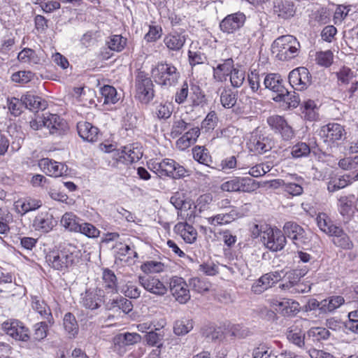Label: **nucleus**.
<instances>
[{
  "mask_svg": "<svg viewBox=\"0 0 358 358\" xmlns=\"http://www.w3.org/2000/svg\"><path fill=\"white\" fill-rule=\"evenodd\" d=\"M271 348L266 343L259 344L252 350L253 358H269L271 356L275 357L273 350H270Z\"/></svg>",
  "mask_w": 358,
  "mask_h": 358,
  "instance_id": "nucleus-55",
  "label": "nucleus"
},
{
  "mask_svg": "<svg viewBox=\"0 0 358 358\" xmlns=\"http://www.w3.org/2000/svg\"><path fill=\"white\" fill-rule=\"evenodd\" d=\"M274 144L272 135L257 128L250 133L247 147L250 152L255 155H262L270 151Z\"/></svg>",
  "mask_w": 358,
  "mask_h": 358,
  "instance_id": "nucleus-4",
  "label": "nucleus"
},
{
  "mask_svg": "<svg viewBox=\"0 0 358 358\" xmlns=\"http://www.w3.org/2000/svg\"><path fill=\"white\" fill-rule=\"evenodd\" d=\"M289 83L295 90H303L311 85L312 76L305 67L292 70L289 74Z\"/></svg>",
  "mask_w": 358,
  "mask_h": 358,
  "instance_id": "nucleus-12",
  "label": "nucleus"
},
{
  "mask_svg": "<svg viewBox=\"0 0 358 358\" xmlns=\"http://www.w3.org/2000/svg\"><path fill=\"white\" fill-rule=\"evenodd\" d=\"M306 273L307 271L303 269H294L287 272L279 287L288 293L292 294V289H294L297 282L301 280V278L303 277Z\"/></svg>",
  "mask_w": 358,
  "mask_h": 358,
  "instance_id": "nucleus-22",
  "label": "nucleus"
},
{
  "mask_svg": "<svg viewBox=\"0 0 358 358\" xmlns=\"http://www.w3.org/2000/svg\"><path fill=\"white\" fill-rule=\"evenodd\" d=\"M257 188V182L249 177H234L221 185V189L229 192H252Z\"/></svg>",
  "mask_w": 358,
  "mask_h": 358,
  "instance_id": "nucleus-8",
  "label": "nucleus"
},
{
  "mask_svg": "<svg viewBox=\"0 0 358 358\" xmlns=\"http://www.w3.org/2000/svg\"><path fill=\"white\" fill-rule=\"evenodd\" d=\"M301 45L292 35H284L277 38L272 44V52L276 53L280 60L287 61L297 57Z\"/></svg>",
  "mask_w": 358,
  "mask_h": 358,
  "instance_id": "nucleus-3",
  "label": "nucleus"
},
{
  "mask_svg": "<svg viewBox=\"0 0 358 358\" xmlns=\"http://www.w3.org/2000/svg\"><path fill=\"white\" fill-rule=\"evenodd\" d=\"M267 123L271 127V128L275 132L278 133V131L281 129V128L285 124L287 121L282 116L275 115L270 116L267 118Z\"/></svg>",
  "mask_w": 358,
  "mask_h": 358,
  "instance_id": "nucleus-64",
  "label": "nucleus"
},
{
  "mask_svg": "<svg viewBox=\"0 0 358 358\" xmlns=\"http://www.w3.org/2000/svg\"><path fill=\"white\" fill-rule=\"evenodd\" d=\"M107 44L110 50L121 52L127 44V38L122 37L121 35H113L107 42Z\"/></svg>",
  "mask_w": 358,
  "mask_h": 358,
  "instance_id": "nucleus-53",
  "label": "nucleus"
},
{
  "mask_svg": "<svg viewBox=\"0 0 358 358\" xmlns=\"http://www.w3.org/2000/svg\"><path fill=\"white\" fill-rule=\"evenodd\" d=\"M269 305L275 311L281 314L282 316H292L297 314L300 310L299 303L294 300L277 298L268 300Z\"/></svg>",
  "mask_w": 358,
  "mask_h": 358,
  "instance_id": "nucleus-13",
  "label": "nucleus"
},
{
  "mask_svg": "<svg viewBox=\"0 0 358 358\" xmlns=\"http://www.w3.org/2000/svg\"><path fill=\"white\" fill-rule=\"evenodd\" d=\"M273 99L275 101H283L287 104L288 108H296L300 102L299 96L294 92L292 94L287 89L286 92L277 95V96Z\"/></svg>",
  "mask_w": 358,
  "mask_h": 358,
  "instance_id": "nucleus-44",
  "label": "nucleus"
},
{
  "mask_svg": "<svg viewBox=\"0 0 358 358\" xmlns=\"http://www.w3.org/2000/svg\"><path fill=\"white\" fill-rule=\"evenodd\" d=\"M317 107L314 101L308 100L303 102L302 106V114L305 119L313 121L317 117Z\"/></svg>",
  "mask_w": 358,
  "mask_h": 358,
  "instance_id": "nucleus-52",
  "label": "nucleus"
},
{
  "mask_svg": "<svg viewBox=\"0 0 358 358\" xmlns=\"http://www.w3.org/2000/svg\"><path fill=\"white\" fill-rule=\"evenodd\" d=\"M141 269L146 273H160L164 269V264L160 262L148 261L141 266Z\"/></svg>",
  "mask_w": 358,
  "mask_h": 358,
  "instance_id": "nucleus-56",
  "label": "nucleus"
},
{
  "mask_svg": "<svg viewBox=\"0 0 358 358\" xmlns=\"http://www.w3.org/2000/svg\"><path fill=\"white\" fill-rule=\"evenodd\" d=\"M354 195L341 196L338 199V210L341 215L343 217L345 222L349 221L353 215L354 211L352 209V199Z\"/></svg>",
  "mask_w": 358,
  "mask_h": 358,
  "instance_id": "nucleus-32",
  "label": "nucleus"
},
{
  "mask_svg": "<svg viewBox=\"0 0 358 358\" xmlns=\"http://www.w3.org/2000/svg\"><path fill=\"white\" fill-rule=\"evenodd\" d=\"M331 236H333L332 241L336 246L344 250H350L352 248L353 243L352 241L341 228H339Z\"/></svg>",
  "mask_w": 358,
  "mask_h": 358,
  "instance_id": "nucleus-38",
  "label": "nucleus"
},
{
  "mask_svg": "<svg viewBox=\"0 0 358 358\" xmlns=\"http://www.w3.org/2000/svg\"><path fill=\"white\" fill-rule=\"evenodd\" d=\"M316 222L320 229L330 236L335 234L340 228L334 225L329 217L324 213L317 215Z\"/></svg>",
  "mask_w": 358,
  "mask_h": 358,
  "instance_id": "nucleus-35",
  "label": "nucleus"
},
{
  "mask_svg": "<svg viewBox=\"0 0 358 358\" xmlns=\"http://www.w3.org/2000/svg\"><path fill=\"white\" fill-rule=\"evenodd\" d=\"M136 98L142 103H149L155 96L154 85L148 75L142 71L135 78Z\"/></svg>",
  "mask_w": 358,
  "mask_h": 358,
  "instance_id": "nucleus-7",
  "label": "nucleus"
},
{
  "mask_svg": "<svg viewBox=\"0 0 358 358\" xmlns=\"http://www.w3.org/2000/svg\"><path fill=\"white\" fill-rule=\"evenodd\" d=\"M192 154L194 159L201 164L209 166V163L212 162L208 150L203 146H195L192 149Z\"/></svg>",
  "mask_w": 358,
  "mask_h": 358,
  "instance_id": "nucleus-45",
  "label": "nucleus"
},
{
  "mask_svg": "<svg viewBox=\"0 0 358 358\" xmlns=\"http://www.w3.org/2000/svg\"><path fill=\"white\" fill-rule=\"evenodd\" d=\"M283 83L284 81L280 75L277 73H268L264 80L265 88L276 92L278 95L286 92V88Z\"/></svg>",
  "mask_w": 358,
  "mask_h": 358,
  "instance_id": "nucleus-27",
  "label": "nucleus"
},
{
  "mask_svg": "<svg viewBox=\"0 0 358 358\" xmlns=\"http://www.w3.org/2000/svg\"><path fill=\"white\" fill-rule=\"evenodd\" d=\"M77 129L79 136L84 141L93 143L99 140V129L88 122L80 121L78 122Z\"/></svg>",
  "mask_w": 358,
  "mask_h": 358,
  "instance_id": "nucleus-24",
  "label": "nucleus"
},
{
  "mask_svg": "<svg viewBox=\"0 0 358 358\" xmlns=\"http://www.w3.org/2000/svg\"><path fill=\"white\" fill-rule=\"evenodd\" d=\"M100 92L103 104H114L118 101L117 91L110 85H104L101 88Z\"/></svg>",
  "mask_w": 358,
  "mask_h": 358,
  "instance_id": "nucleus-46",
  "label": "nucleus"
},
{
  "mask_svg": "<svg viewBox=\"0 0 358 358\" xmlns=\"http://www.w3.org/2000/svg\"><path fill=\"white\" fill-rule=\"evenodd\" d=\"M31 306L43 319L52 324H53V317L51 310L45 302L37 296H31Z\"/></svg>",
  "mask_w": 358,
  "mask_h": 358,
  "instance_id": "nucleus-28",
  "label": "nucleus"
},
{
  "mask_svg": "<svg viewBox=\"0 0 358 358\" xmlns=\"http://www.w3.org/2000/svg\"><path fill=\"white\" fill-rule=\"evenodd\" d=\"M192 126L190 123L186 122L184 120L179 118L174 120L171 127V135L173 137L178 136L185 130L189 128Z\"/></svg>",
  "mask_w": 358,
  "mask_h": 358,
  "instance_id": "nucleus-62",
  "label": "nucleus"
},
{
  "mask_svg": "<svg viewBox=\"0 0 358 358\" xmlns=\"http://www.w3.org/2000/svg\"><path fill=\"white\" fill-rule=\"evenodd\" d=\"M192 91V100L193 106H203L206 103V95L200 87L195 84H192L190 87Z\"/></svg>",
  "mask_w": 358,
  "mask_h": 358,
  "instance_id": "nucleus-50",
  "label": "nucleus"
},
{
  "mask_svg": "<svg viewBox=\"0 0 358 358\" xmlns=\"http://www.w3.org/2000/svg\"><path fill=\"white\" fill-rule=\"evenodd\" d=\"M45 127L49 129L50 134L55 136H64L69 130L66 121L56 114L45 117Z\"/></svg>",
  "mask_w": 358,
  "mask_h": 358,
  "instance_id": "nucleus-15",
  "label": "nucleus"
},
{
  "mask_svg": "<svg viewBox=\"0 0 358 358\" xmlns=\"http://www.w3.org/2000/svg\"><path fill=\"white\" fill-rule=\"evenodd\" d=\"M310 152V147L306 143H298L292 148V155L294 158L308 156Z\"/></svg>",
  "mask_w": 358,
  "mask_h": 358,
  "instance_id": "nucleus-58",
  "label": "nucleus"
},
{
  "mask_svg": "<svg viewBox=\"0 0 358 358\" xmlns=\"http://www.w3.org/2000/svg\"><path fill=\"white\" fill-rule=\"evenodd\" d=\"M245 20V15L240 11L227 15L220 22V30L227 34H234L243 27Z\"/></svg>",
  "mask_w": 358,
  "mask_h": 358,
  "instance_id": "nucleus-11",
  "label": "nucleus"
},
{
  "mask_svg": "<svg viewBox=\"0 0 358 358\" xmlns=\"http://www.w3.org/2000/svg\"><path fill=\"white\" fill-rule=\"evenodd\" d=\"M38 166L43 173L52 177L66 175L68 167L66 164L49 158H43L38 162Z\"/></svg>",
  "mask_w": 358,
  "mask_h": 358,
  "instance_id": "nucleus-16",
  "label": "nucleus"
},
{
  "mask_svg": "<svg viewBox=\"0 0 358 358\" xmlns=\"http://www.w3.org/2000/svg\"><path fill=\"white\" fill-rule=\"evenodd\" d=\"M219 91H220V103L223 107L225 108H231L236 105L237 101L236 92H234L228 87H224L222 89L220 88Z\"/></svg>",
  "mask_w": 358,
  "mask_h": 358,
  "instance_id": "nucleus-36",
  "label": "nucleus"
},
{
  "mask_svg": "<svg viewBox=\"0 0 358 358\" xmlns=\"http://www.w3.org/2000/svg\"><path fill=\"white\" fill-rule=\"evenodd\" d=\"M234 69V62L233 59L228 58L222 59L220 63L216 66H213V76L217 82H223L227 80V77L229 76Z\"/></svg>",
  "mask_w": 358,
  "mask_h": 358,
  "instance_id": "nucleus-23",
  "label": "nucleus"
},
{
  "mask_svg": "<svg viewBox=\"0 0 358 358\" xmlns=\"http://www.w3.org/2000/svg\"><path fill=\"white\" fill-rule=\"evenodd\" d=\"M55 221L53 216L48 213H41L34 220L33 225L36 230H41L43 232L50 231L55 226Z\"/></svg>",
  "mask_w": 358,
  "mask_h": 358,
  "instance_id": "nucleus-29",
  "label": "nucleus"
},
{
  "mask_svg": "<svg viewBox=\"0 0 358 358\" xmlns=\"http://www.w3.org/2000/svg\"><path fill=\"white\" fill-rule=\"evenodd\" d=\"M193 329V322L188 319L177 320L173 327V331L178 336H183Z\"/></svg>",
  "mask_w": 358,
  "mask_h": 358,
  "instance_id": "nucleus-51",
  "label": "nucleus"
},
{
  "mask_svg": "<svg viewBox=\"0 0 358 358\" xmlns=\"http://www.w3.org/2000/svg\"><path fill=\"white\" fill-rule=\"evenodd\" d=\"M2 329L15 340L28 341L30 339L29 329L17 320H10L2 324Z\"/></svg>",
  "mask_w": 358,
  "mask_h": 358,
  "instance_id": "nucleus-10",
  "label": "nucleus"
},
{
  "mask_svg": "<svg viewBox=\"0 0 358 358\" xmlns=\"http://www.w3.org/2000/svg\"><path fill=\"white\" fill-rule=\"evenodd\" d=\"M141 336L137 333H124L116 335L113 338L115 348L131 345L140 342Z\"/></svg>",
  "mask_w": 358,
  "mask_h": 358,
  "instance_id": "nucleus-33",
  "label": "nucleus"
},
{
  "mask_svg": "<svg viewBox=\"0 0 358 358\" xmlns=\"http://www.w3.org/2000/svg\"><path fill=\"white\" fill-rule=\"evenodd\" d=\"M339 84L347 85L354 78L353 71L348 67L343 66L339 71L336 73Z\"/></svg>",
  "mask_w": 358,
  "mask_h": 358,
  "instance_id": "nucleus-61",
  "label": "nucleus"
},
{
  "mask_svg": "<svg viewBox=\"0 0 358 358\" xmlns=\"http://www.w3.org/2000/svg\"><path fill=\"white\" fill-rule=\"evenodd\" d=\"M78 218L72 213H66L62 217L61 224L71 231L78 232L80 229V223Z\"/></svg>",
  "mask_w": 358,
  "mask_h": 358,
  "instance_id": "nucleus-42",
  "label": "nucleus"
},
{
  "mask_svg": "<svg viewBox=\"0 0 358 358\" xmlns=\"http://www.w3.org/2000/svg\"><path fill=\"white\" fill-rule=\"evenodd\" d=\"M237 213L231 210L229 213L218 214L208 219V223L211 225H222L231 223L237 217Z\"/></svg>",
  "mask_w": 358,
  "mask_h": 358,
  "instance_id": "nucleus-39",
  "label": "nucleus"
},
{
  "mask_svg": "<svg viewBox=\"0 0 358 358\" xmlns=\"http://www.w3.org/2000/svg\"><path fill=\"white\" fill-rule=\"evenodd\" d=\"M14 205L17 213L23 215L29 211L39 208L42 206V202L38 199L24 198L16 201Z\"/></svg>",
  "mask_w": 358,
  "mask_h": 358,
  "instance_id": "nucleus-30",
  "label": "nucleus"
},
{
  "mask_svg": "<svg viewBox=\"0 0 358 358\" xmlns=\"http://www.w3.org/2000/svg\"><path fill=\"white\" fill-rule=\"evenodd\" d=\"M48 322H41L34 325V339L41 341L48 335Z\"/></svg>",
  "mask_w": 358,
  "mask_h": 358,
  "instance_id": "nucleus-60",
  "label": "nucleus"
},
{
  "mask_svg": "<svg viewBox=\"0 0 358 358\" xmlns=\"http://www.w3.org/2000/svg\"><path fill=\"white\" fill-rule=\"evenodd\" d=\"M170 289L172 295L180 303H185L190 299L187 285L182 278L175 276L171 278Z\"/></svg>",
  "mask_w": 358,
  "mask_h": 358,
  "instance_id": "nucleus-17",
  "label": "nucleus"
},
{
  "mask_svg": "<svg viewBox=\"0 0 358 358\" xmlns=\"http://www.w3.org/2000/svg\"><path fill=\"white\" fill-rule=\"evenodd\" d=\"M138 282L146 291L157 296H164L167 292L166 286L158 278L139 276Z\"/></svg>",
  "mask_w": 358,
  "mask_h": 358,
  "instance_id": "nucleus-20",
  "label": "nucleus"
},
{
  "mask_svg": "<svg viewBox=\"0 0 358 358\" xmlns=\"http://www.w3.org/2000/svg\"><path fill=\"white\" fill-rule=\"evenodd\" d=\"M151 76L157 85L165 89L176 86L180 78L178 69L166 62H158L151 69Z\"/></svg>",
  "mask_w": 358,
  "mask_h": 358,
  "instance_id": "nucleus-2",
  "label": "nucleus"
},
{
  "mask_svg": "<svg viewBox=\"0 0 358 358\" xmlns=\"http://www.w3.org/2000/svg\"><path fill=\"white\" fill-rule=\"evenodd\" d=\"M305 332L295 326L289 327L286 332L287 341L300 349L305 348Z\"/></svg>",
  "mask_w": 358,
  "mask_h": 358,
  "instance_id": "nucleus-31",
  "label": "nucleus"
},
{
  "mask_svg": "<svg viewBox=\"0 0 358 358\" xmlns=\"http://www.w3.org/2000/svg\"><path fill=\"white\" fill-rule=\"evenodd\" d=\"M22 100L24 107L29 110H44L47 106V102L44 99L31 93H27L23 95Z\"/></svg>",
  "mask_w": 358,
  "mask_h": 358,
  "instance_id": "nucleus-34",
  "label": "nucleus"
},
{
  "mask_svg": "<svg viewBox=\"0 0 358 358\" xmlns=\"http://www.w3.org/2000/svg\"><path fill=\"white\" fill-rule=\"evenodd\" d=\"M103 292L99 289H89L81 294V303L90 310L99 308L103 303Z\"/></svg>",
  "mask_w": 358,
  "mask_h": 358,
  "instance_id": "nucleus-19",
  "label": "nucleus"
},
{
  "mask_svg": "<svg viewBox=\"0 0 358 358\" xmlns=\"http://www.w3.org/2000/svg\"><path fill=\"white\" fill-rule=\"evenodd\" d=\"M102 278L106 289L108 290V292L111 293L117 292V278L112 271L109 269L104 270Z\"/></svg>",
  "mask_w": 358,
  "mask_h": 358,
  "instance_id": "nucleus-43",
  "label": "nucleus"
},
{
  "mask_svg": "<svg viewBox=\"0 0 358 358\" xmlns=\"http://www.w3.org/2000/svg\"><path fill=\"white\" fill-rule=\"evenodd\" d=\"M256 224L255 229L257 231V236H260L265 246L271 251L277 252L282 250L286 244V236L284 232L277 227H266L264 231L259 230Z\"/></svg>",
  "mask_w": 358,
  "mask_h": 358,
  "instance_id": "nucleus-5",
  "label": "nucleus"
},
{
  "mask_svg": "<svg viewBox=\"0 0 358 358\" xmlns=\"http://www.w3.org/2000/svg\"><path fill=\"white\" fill-rule=\"evenodd\" d=\"M273 10L274 14L282 19L293 17L296 12L294 3L289 0H275L273 2Z\"/></svg>",
  "mask_w": 358,
  "mask_h": 358,
  "instance_id": "nucleus-25",
  "label": "nucleus"
},
{
  "mask_svg": "<svg viewBox=\"0 0 358 358\" xmlns=\"http://www.w3.org/2000/svg\"><path fill=\"white\" fill-rule=\"evenodd\" d=\"M81 251L73 244H64L45 255L48 265L63 274L69 272L81 261Z\"/></svg>",
  "mask_w": 358,
  "mask_h": 358,
  "instance_id": "nucleus-1",
  "label": "nucleus"
},
{
  "mask_svg": "<svg viewBox=\"0 0 358 358\" xmlns=\"http://www.w3.org/2000/svg\"><path fill=\"white\" fill-rule=\"evenodd\" d=\"M229 76L231 85L236 88L240 87L243 85L245 78V71L235 67Z\"/></svg>",
  "mask_w": 358,
  "mask_h": 358,
  "instance_id": "nucleus-57",
  "label": "nucleus"
},
{
  "mask_svg": "<svg viewBox=\"0 0 358 358\" xmlns=\"http://www.w3.org/2000/svg\"><path fill=\"white\" fill-rule=\"evenodd\" d=\"M173 230L175 233L180 235L187 243H193L196 240V230L187 222L177 223Z\"/></svg>",
  "mask_w": 358,
  "mask_h": 358,
  "instance_id": "nucleus-26",
  "label": "nucleus"
},
{
  "mask_svg": "<svg viewBox=\"0 0 358 358\" xmlns=\"http://www.w3.org/2000/svg\"><path fill=\"white\" fill-rule=\"evenodd\" d=\"M345 302V299L341 296H331L322 301L320 306V313H327L334 311Z\"/></svg>",
  "mask_w": 358,
  "mask_h": 358,
  "instance_id": "nucleus-37",
  "label": "nucleus"
},
{
  "mask_svg": "<svg viewBox=\"0 0 358 358\" xmlns=\"http://www.w3.org/2000/svg\"><path fill=\"white\" fill-rule=\"evenodd\" d=\"M280 279L281 274L278 271L266 273L252 285V291L255 294H261Z\"/></svg>",
  "mask_w": 358,
  "mask_h": 358,
  "instance_id": "nucleus-21",
  "label": "nucleus"
},
{
  "mask_svg": "<svg viewBox=\"0 0 358 358\" xmlns=\"http://www.w3.org/2000/svg\"><path fill=\"white\" fill-rule=\"evenodd\" d=\"M151 170L159 177H170L179 179L186 176L187 170L171 159H164L159 162L152 164Z\"/></svg>",
  "mask_w": 358,
  "mask_h": 358,
  "instance_id": "nucleus-6",
  "label": "nucleus"
},
{
  "mask_svg": "<svg viewBox=\"0 0 358 358\" xmlns=\"http://www.w3.org/2000/svg\"><path fill=\"white\" fill-rule=\"evenodd\" d=\"M283 232L297 247H303L308 241L303 228L294 222H287L283 227Z\"/></svg>",
  "mask_w": 358,
  "mask_h": 358,
  "instance_id": "nucleus-14",
  "label": "nucleus"
},
{
  "mask_svg": "<svg viewBox=\"0 0 358 358\" xmlns=\"http://www.w3.org/2000/svg\"><path fill=\"white\" fill-rule=\"evenodd\" d=\"M24 103L21 99L17 98H11L8 99V108L10 113L14 116L20 115L24 108Z\"/></svg>",
  "mask_w": 358,
  "mask_h": 358,
  "instance_id": "nucleus-59",
  "label": "nucleus"
},
{
  "mask_svg": "<svg viewBox=\"0 0 358 358\" xmlns=\"http://www.w3.org/2000/svg\"><path fill=\"white\" fill-rule=\"evenodd\" d=\"M164 334L160 329H155L154 331L151 329L145 335V341L148 345L151 346H156V349L160 350L163 347L162 341Z\"/></svg>",
  "mask_w": 358,
  "mask_h": 358,
  "instance_id": "nucleus-40",
  "label": "nucleus"
},
{
  "mask_svg": "<svg viewBox=\"0 0 358 358\" xmlns=\"http://www.w3.org/2000/svg\"><path fill=\"white\" fill-rule=\"evenodd\" d=\"M18 60L25 64H38L40 59L36 54L35 51L31 48H24L17 55Z\"/></svg>",
  "mask_w": 358,
  "mask_h": 358,
  "instance_id": "nucleus-47",
  "label": "nucleus"
},
{
  "mask_svg": "<svg viewBox=\"0 0 358 358\" xmlns=\"http://www.w3.org/2000/svg\"><path fill=\"white\" fill-rule=\"evenodd\" d=\"M63 324L66 331L71 336H74L78 332V324L76 320L75 316L68 313L65 314L63 321Z\"/></svg>",
  "mask_w": 358,
  "mask_h": 358,
  "instance_id": "nucleus-49",
  "label": "nucleus"
},
{
  "mask_svg": "<svg viewBox=\"0 0 358 358\" xmlns=\"http://www.w3.org/2000/svg\"><path fill=\"white\" fill-rule=\"evenodd\" d=\"M308 336L312 337L315 341H320L322 340H327L330 336V332L324 327H312L308 330Z\"/></svg>",
  "mask_w": 358,
  "mask_h": 358,
  "instance_id": "nucleus-54",
  "label": "nucleus"
},
{
  "mask_svg": "<svg viewBox=\"0 0 358 358\" xmlns=\"http://www.w3.org/2000/svg\"><path fill=\"white\" fill-rule=\"evenodd\" d=\"M305 180L301 177H296L294 182H286L284 192L292 195L299 196L303 192Z\"/></svg>",
  "mask_w": 358,
  "mask_h": 358,
  "instance_id": "nucleus-41",
  "label": "nucleus"
},
{
  "mask_svg": "<svg viewBox=\"0 0 358 358\" xmlns=\"http://www.w3.org/2000/svg\"><path fill=\"white\" fill-rule=\"evenodd\" d=\"M188 59L189 64L191 66H195L196 64H203L206 60V57L199 48L196 51L189 50Z\"/></svg>",
  "mask_w": 358,
  "mask_h": 358,
  "instance_id": "nucleus-63",
  "label": "nucleus"
},
{
  "mask_svg": "<svg viewBox=\"0 0 358 358\" xmlns=\"http://www.w3.org/2000/svg\"><path fill=\"white\" fill-rule=\"evenodd\" d=\"M320 136L324 141L329 143H335L346 138L347 131L345 126L336 122H331L321 127Z\"/></svg>",
  "mask_w": 358,
  "mask_h": 358,
  "instance_id": "nucleus-9",
  "label": "nucleus"
},
{
  "mask_svg": "<svg viewBox=\"0 0 358 358\" xmlns=\"http://www.w3.org/2000/svg\"><path fill=\"white\" fill-rule=\"evenodd\" d=\"M187 38L185 31H173L165 35L163 42L169 51L179 52L184 47Z\"/></svg>",
  "mask_w": 358,
  "mask_h": 358,
  "instance_id": "nucleus-18",
  "label": "nucleus"
},
{
  "mask_svg": "<svg viewBox=\"0 0 358 358\" xmlns=\"http://www.w3.org/2000/svg\"><path fill=\"white\" fill-rule=\"evenodd\" d=\"M350 184V176H343L338 178H332L328 182L327 189L329 192H334L347 187Z\"/></svg>",
  "mask_w": 358,
  "mask_h": 358,
  "instance_id": "nucleus-48",
  "label": "nucleus"
}]
</instances>
